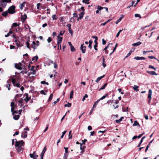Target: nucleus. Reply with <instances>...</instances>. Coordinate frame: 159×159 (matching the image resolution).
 I'll use <instances>...</instances> for the list:
<instances>
[{"mask_svg": "<svg viewBox=\"0 0 159 159\" xmlns=\"http://www.w3.org/2000/svg\"><path fill=\"white\" fill-rule=\"evenodd\" d=\"M147 72L149 74H150L152 75H157V74L154 71H150L147 70Z\"/></svg>", "mask_w": 159, "mask_h": 159, "instance_id": "obj_13", "label": "nucleus"}, {"mask_svg": "<svg viewBox=\"0 0 159 159\" xmlns=\"http://www.w3.org/2000/svg\"><path fill=\"white\" fill-rule=\"evenodd\" d=\"M30 100V98L28 97V94H27L25 98L24 99V100L26 101V102H27Z\"/></svg>", "mask_w": 159, "mask_h": 159, "instance_id": "obj_32", "label": "nucleus"}, {"mask_svg": "<svg viewBox=\"0 0 159 159\" xmlns=\"http://www.w3.org/2000/svg\"><path fill=\"white\" fill-rule=\"evenodd\" d=\"M152 91L151 89H149V90L148 96V99H151L152 98Z\"/></svg>", "mask_w": 159, "mask_h": 159, "instance_id": "obj_11", "label": "nucleus"}, {"mask_svg": "<svg viewBox=\"0 0 159 159\" xmlns=\"http://www.w3.org/2000/svg\"><path fill=\"white\" fill-rule=\"evenodd\" d=\"M16 80L15 79H13L12 80V82L13 84L14 85H15L16 84Z\"/></svg>", "mask_w": 159, "mask_h": 159, "instance_id": "obj_54", "label": "nucleus"}, {"mask_svg": "<svg viewBox=\"0 0 159 159\" xmlns=\"http://www.w3.org/2000/svg\"><path fill=\"white\" fill-rule=\"evenodd\" d=\"M8 13H9L8 11L7 10L3 12L2 13V15L3 16L5 17L7 15Z\"/></svg>", "mask_w": 159, "mask_h": 159, "instance_id": "obj_17", "label": "nucleus"}, {"mask_svg": "<svg viewBox=\"0 0 159 159\" xmlns=\"http://www.w3.org/2000/svg\"><path fill=\"white\" fill-rule=\"evenodd\" d=\"M123 30V29H122V30H120L118 31V32L117 33V34L116 35V37H118L119 36L120 33Z\"/></svg>", "mask_w": 159, "mask_h": 159, "instance_id": "obj_47", "label": "nucleus"}, {"mask_svg": "<svg viewBox=\"0 0 159 159\" xmlns=\"http://www.w3.org/2000/svg\"><path fill=\"white\" fill-rule=\"evenodd\" d=\"M137 125H139V123L138 122V121H134V124H133V126H137Z\"/></svg>", "mask_w": 159, "mask_h": 159, "instance_id": "obj_26", "label": "nucleus"}, {"mask_svg": "<svg viewBox=\"0 0 159 159\" xmlns=\"http://www.w3.org/2000/svg\"><path fill=\"white\" fill-rule=\"evenodd\" d=\"M139 87L136 85H134L133 87V89L136 92H137L139 90L138 88Z\"/></svg>", "mask_w": 159, "mask_h": 159, "instance_id": "obj_19", "label": "nucleus"}, {"mask_svg": "<svg viewBox=\"0 0 159 159\" xmlns=\"http://www.w3.org/2000/svg\"><path fill=\"white\" fill-rule=\"evenodd\" d=\"M84 43L81 44L80 46V50H81L83 53H84L85 52L86 49V46H84Z\"/></svg>", "mask_w": 159, "mask_h": 159, "instance_id": "obj_7", "label": "nucleus"}, {"mask_svg": "<svg viewBox=\"0 0 159 159\" xmlns=\"http://www.w3.org/2000/svg\"><path fill=\"white\" fill-rule=\"evenodd\" d=\"M40 93L42 94H43V95H46V93L43 90H41L40 91Z\"/></svg>", "mask_w": 159, "mask_h": 159, "instance_id": "obj_57", "label": "nucleus"}, {"mask_svg": "<svg viewBox=\"0 0 159 159\" xmlns=\"http://www.w3.org/2000/svg\"><path fill=\"white\" fill-rule=\"evenodd\" d=\"M88 97V96L87 94H85L83 98H82V101H84V100L86 98H87Z\"/></svg>", "mask_w": 159, "mask_h": 159, "instance_id": "obj_43", "label": "nucleus"}, {"mask_svg": "<svg viewBox=\"0 0 159 159\" xmlns=\"http://www.w3.org/2000/svg\"><path fill=\"white\" fill-rule=\"evenodd\" d=\"M104 76H105V75H104L100 77H98L96 80V82L97 83L98 82H99L101 80V79H102V78H103Z\"/></svg>", "mask_w": 159, "mask_h": 159, "instance_id": "obj_20", "label": "nucleus"}, {"mask_svg": "<svg viewBox=\"0 0 159 159\" xmlns=\"http://www.w3.org/2000/svg\"><path fill=\"white\" fill-rule=\"evenodd\" d=\"M38 57L37 56H34V57H33L32 59V61H36L37 60H38Z\"/></svg>", "mask_w": 159, "mask_h": 159, "instance_id": "obj_25", "label": "nucleus"}, {"mask_svg": "<svg viewBox=\"0 0 159 159\" xmlns=\"http://www.w3.org/2000/svg\"><path fill=\"white\" fill-rule=\"evenodd\" d=\"M11 111L12 114L14 115L15 113H16L17 112L16 111H14L15 108L14 103V102H11Z\"/></svg>", "mask_w": 159, "mask_h": 159, "instance_id": "obj_4", "label": "nucleus"}, {"mask_svg": "<svg viewBox=\"0 0 159 159\" xmlns=\"http://www.w3.org/2000/svg\"><path fill=\"white\" fill-rule=\"evenodd\" d=\"M32 47L34 49H35L37 46H36V44L35 42L33 41L31 44Z\"/></svg>", "mask_w": 159, "mask_h": 159, "instance_id": "obj_15", "label": "nucleus"}, {"mask_svg": "<svg viewBox=\"0 0 159 159\" xmlns=\"http://www.w3.org/2000/svg\"><path fill=\"white\" fill-rule=\"evenodd\" d=\"M86 147L85 146H82V144H80V150H84V149Z\"/></svg>", "mask_w": 159, "mask_h": 159, "instance_id": "obj_36", "label": "nucleus"}, {"mask_svg": "<svg viewBox=\"0 0 159 159\" xmlns=\"http://www.w3.org/2000/svg\"><path fill=\"white\" fill-rule=\"evenodd\" d=\"M14 86L15 87H17L19 88L20 86V83L18 82L17 83L15 84V85H14Z\"/></svg>", "mask_w": 159, "mask_h": 159, "instance_id": "obj_41", "label": "nucleus"}, {"mask_svg": "<svg viewBox=\"0 0 159 159\" xmlns=\"http://www.w3.org/2000/svg\"><path fill=\"white\" fill-rule=\"evenodd\" d=\"M110 44H111V43H109V44H108L107 46L105 48H104V49L103 50H104L105 51H106V52L107 53H108V51H107V50Z\"/></svg>", "mask_w": 159, "mask_h": 159, "instance_id": "obj_27", "label": "nucleus"}, {"mask_svg": "<svg viewBox=\"0 0 159 159\" xmlns=\"http://www.w3.org/2000/svg\"><path fill=\"white\" fill-rule=\"evenodd\" d=\"M88 129L89 130H90L92 129V128L91 126L89 125L88 127Z\"/></svg>", "mask_w": 159, "mask_h": 159, "instance_id": "obj_61", "label": "nucleus"}, {"mask_svg": "<svg viewBox=\"0 0 159 159\" xmlns=\"http://www.w3.org/2000/svg\"><path fill=\"white\" fill-rule=\"evenodd\" d=\"M143 134H144V133L141 134H140L138 136H137V138H140L142 137V136L143 135Z\"/></svg>", "mask_w": 159, "mask_h": 159, "instance_id": "obj_64", "label": "nucleus"}, {"mask_svg": "<svg viewBox=\"0 0 159 159\" xmlns=\"http://www.w3.org/2000/svg\"><path fill=\"white\" fill-rule=\"evenodd\" d=\"M57 37V44L58 46V49H59V45L61 44V43L62 40V38L60 37L59 35H58Z\"/></svg>", "mask_w": 159, "mask_h": 159, "instance_id": "obj_5", "label": "nucleus"}, {"mask_svg": "<svg viewBox=\"0 0 159 159\" xmlns=\"http://www.w3.org/2000/svg\"><path fill=\"white\" fill-rule=\"evenodd\" d=\"M70 47V50L71 52H73L75 51V49L74 48V47L72 46Z\"/></svg>", "mask_w": 159, "mask_h": 159, "instance_id": "obj_37", "label": "nucleus"}, {"mask_svg": "<svg viewBox=\"0 0 159 159\" xmlns=\"http://www.w3.org/2000/svg\"><path fill=\"white\" fill-rule=\"evenodd\" d=\"M99 101V100H98L96 102H95L94 105H93V108H96V105L98 104Z\"/></svg>", "mask_w": 159, "mask_h": 159, "instance_id": "obj_21", "label": "nucleus"}, {"mask_svg": "<svg viewBox=\"0 0 159 159\" xmlns=\"http://www.w3.org/2000/svg\"><path fill=\"white\" fill-rule=\"evenodd\" d=\"M102 44L103 45H105L106 43V41L103 39H102Z\"/></svg>", "mask_w": 159, "mask_h": 159, "instance_id": "obj_56", "label": "nucleus"}, {"mask_svg": "<svg viewBox=\"0 0 159 159\" xmlns=\"http://www.w3.org/2000/svg\"><path fill=\"white\" fill-rule=\"evenodd\" d=\"M64 148L65 149V154L67 153L68 148L64 147Z\"/></svg>", "mask_w": 159, "mask_h": 159, "instance_id": "obj_48", "label": "nucleus"}, {"mask_svg": "<svg viewBox=\"0 0 159 159\" xmlns=\"http://www.w3.org/2000/svg\"><path fill=\"white\" fill-rule=\"evenodd\" d=\"M149 68H152L156 70V69L152 65H150L149 66Z\"/></svg>", "mask_w": 159, "mask_h": 159, "instance_id": "obj_51", "label": "nucleus"}, {"mask_svg": "<svg viewBox=\"0 0 159 159\" xmlns=\"http://www.w3.org/2000/svg\"><path fill=\"white\" fill-rule=\"evenodd\" d=\"M123 118L124 117H121L120 119L116 120V122L117 123H120Z\"/></svg>", "mask_w": 159, "mask_h": 159, "instance_id": "obj_28", "label": "nucleus"}, {"mask_svg": "<svg viewBox=\"0 0 159 159\" xmlns=\"http://www.w3.org/2000/svg\"><path fill=\"white\" fill-rule=\"evenodd\" d=\"M26 46H27V48H28L29 49H30V47L29 46L30 44L29 43V42H28V41L26 42Z\"/></svg>", "mask_w": 159, "mask_h": 159, "instance_id": "obj_53", "label": "nucleus"}, {"mask_svg": "<svg viewBox=\"0 0 159 159\" xmlns=\"http://www.w3.org/2000/svg\"><path fill=\"white\" fill-rule=\"evenodd\" d=\"M148 57L150 59H157V58H156L155 57H154L153 56H149ZM157 60L158 61H159L157 59Z\"/></svg>", "mask_w": 159, "mask_h": 159, "instance_id": "obj_49", "label": "nucleus"}, {"mask_svg": "<svg viewBox=\"0 0 159 159\" xmlns=\"http://www.w3.org/2000/svg\"><path fill=\"white\" fill-rule=\"evenodd\" d=\"M121 20L120 18L115 23L116 24H117Z\"/></svg>", "mask_w": 159, "mask_h": 159, "instance_id": "obj_55", "label": "nucleus"}, {"mask_svg": "<svg viewBox=\"0 0 159 159\" xmlns=\"http://www.w3.org/2000/svg\"><path fill=\"white\" fill-rule=\"evenodd\" d=\"M69 33L71 34V35L72 34L73 31L72 30H71V28L69 29Z\"/></svg>", "mask_w": 159, "mask_h": 159, "instance_id": "obj_62", "label": "nucleus"}, {"mask_svg": "<svg viewBox=\"0 0 159 159\" xmlns=\"http://www.w3.org/2000/svg\"><path fill=\"white\" fill-rule=\"evenodd\" d=\"M71 103L68 102L67 104H65L64 106L65 107H69L71 106Z\"/></svg>", "mask_w": 159, "mask_h": 159, "instance_id": "obj_38", "label": "nucleus"}, {"mask_svg": "<svg viewBox=\"0 0 159 159\" xmlns=\"http://www.w3.org/2000/svg\"><path fill=\"white\" fill-rule=\"evenodd\" d=\"M35 152L34 151L33 153H31L30 154V157L31 158H33V159H37V157L38 156L35 155Z\"/></svg>", "mask_w": 159, "mask_h": 159, "instance_id": "obj_6", "label": "nucleus"}, {"mask_svg": "<svg viewBox=\"0 0 159 159\" xmlns=\"http://www.w3.org/2000/svg\"><path fill=\"white\" fill-rule=\"evenodd\" d=\"M25 3V2H24L20 5V8L21 10L23 9V7L24 6Z\"/></svg>", "mask_w": 159, "mask_h": 159, "instance_id": "obj_35", "label": "nucleus"}, {"mask_svg": "<svg viewBox=\"0 0 159 159\" xmlns=\"http://www.w3.org/2000/svg\"><path fill=\"white\" fill-rule=\"evenodd\" d=\"M68 155L66 154H65L63 157L64 159H66L67 158Z\"/></svg>", "mask_w": 159, "mask_h": 159, "instance_id": "obj_58", "label": "nucleus"}, {"mask_svg": "<svg viewBox=\"0 0 159 159\" xmlns=\"http://www.w3.org/2000/svg\"><path fill=\"white\" fill-rule=\"evenodd\" d=\"M87 141L86 139H84L82 141V144H85V142Z\"/></svg>", "mask_w": 159, "mask_h": 159, "instance_id": "obj_63", "label": "nucleus"}, {"mask_svg": "<svg viewBox=\"0 0 159 159\" xmlns=\"http://www.w3.org/2000/svg\"><path fill=\"white\" fill-rule=\"evenodd\" d=\"M15 42L16 43V44L17 47H20L22 46V45L20 43V41L16 39L15 40Z\"/></svg>", "mask_w": 159, "mask_h": 159, "instance_id": "obj_8", "label": "nucleus"}, {"mask_svg": "<svg viewBox=\"0 0 159 159\" xmlns=\"http://www.w3.org/2000/svg\"><path fill=\"white\" fill-rule=\"evenodd\" d=\"M11 86V85L10 84H7L6 85V86L8 88V90H10V87Z\"/></svg>", "mask_w": 159, "mask_h": 159, "instance_id": "obj_46", "label": "nucleus"}, {"mask_svg": "<svg viewBox=\"0 0 159 159\" xmlns=\"http://www.w3.org/2000/svg\"><path fill=\"white\" fill-rule=\"evenodd\" d=\"M25 28L26 30L28 29H30V28L29 26L28 25H25Z\"/></svg>", "mask_w": 159, "mask_h": 159, "instance_id": "obj_50", "label": "nucleus"}, {"mask_svg": "<svg viewBox=\"0 0 159 159\" xmlns=\"http://www.w3.org/2000/svg\"><path fill=\"white\" fill-rule=\"evenodd\" d=\"M107 95V94H105L99 100L100 101V100H102L103 99L106 97Z\"/></svg>", "mask_w": 159, "mask_h": 159, "instance_id": "obj_40", "label": "nucleus"}, {"mask_svg": "<svg viewBox=\"0 0 159 159\" xmlns=\"http://www.w3.org/2000/svg\"><path fill=\"white\" fill-rule=\"evenodd\" d=\"M15 67L16 68L19 70H21L22 69V67L20 66L17 63L15 64Z\"/></svg>", "mask_w": 159, "mask_h": 159, "instance_id": "obj_16", "label": "nucleus"}, {"mask_svg": "<svg viewBox=\"0 0 159 159\" xmlns=\"http://www.w3.org/2000/svg\"><path fill=\"white\" fill-rule=\"evenodd\" d=\"M134 16L135 17H139V18H141V17L140 15L139 14H136L134 15Z\"/></svg>", "mask_w": 159, "mask_h": 159, "instance_id": "obj_39", "label": "nucleus"}, {"mask_svg": "<svg viewBox=\"0 0 159 159\" xmlns=\"http://www.w3.org/2000/svg\"><path fill=\"white\" fill-rule=\"evenodd\" d=\"M53 20H57V16L55 15H53L52 16Z\"/></svg>", "mask_w": 159, "mask_h": 159, "instance_id": "obj_30", "label": "nucleus"}, {"mask_svg": "<svg viewBox=\"0 0 159 159\" xmlns=\"http://www.w3.org/2000/svg\"><path fill=\"white\" fill-rule=\"evenodd\" d=\"M11 0H0V7L5 8L7 5V2H9Z\"/></svg>", "mask_w": 159, "mask_h": 159, "instance_id": "obj_2", "label": "nucleus"}, {"mask_svg": "<svg viewBox=\"0 0 159 159\" xmlns=\"http://www.w3.org/2000/svg\"><path fill=\"white\" fill-rule=\"evenodd\" d=\"M47 41L48 43L52 41V39L51 37H49L47 39Z\"/></svg>", "mask_w": 159, "mask_h": 159, "instance_id": "obj_59", "label": "nucleus"}, {"mask_svg": "<svg viewBox=\"0 0 159 159\" xmlns=\"http://www.w3.org/2000/svg\"><path fill=\"white\" fill-rule=\"evenodd\" d=\"M72 135L71 134V130H70L69 131V139H71L72 138Z\"/></svg>", "mask_w": 159, "mask_h": 159, "instance_id": "obj_33", "label": "nucleus"}, {"mask_svg": "<svg viewBox=\"0 0 159 159\" xmlns=\"http://www.w3.org/2000/svg\"><path fill=\"white\" fill-rule=\"evenodd\" d=\"M27 135V132L25 131L22 133L21 137L23 138H26Z\"/></svg>", "mask_w": 159, "mask_h": 159, "instance_id": "obj_12", "label": "nucleus"}, {"mask_svg": "<svg viewBox=\"0 0 159 159\" xmlns=\"http://www.w3.org/2000/svg\"><path fill=\"white\" fill-rule=\"evenodd\" d=\"M141 44V43L140 42H138L137 43H134L132 44V45L134 46H138Z\"/></svg>", "mask_w": 159, "mask_h": 159, "instance_id": "obj_22", "label": "nucleus"}, {"mask_svg": "<svg viewBox=\"0 0 159 159\" xmlns=\"http://www.w3.org/2000/svg\"><path fill=\"white\" fill-rule=\"evenodd\" d=\"M24 145V142L22 140L17 141L16 140V143L15 146L16 147V150L18 152H22L23 147Z\"/></svg>", "mask_w": 159, "mask_h": 159, "instance_id": "obj_1", "label": "nucleus"}, {"mask_svg": "<svg viewBox=\"0 0 159 159\" xmlns=\"http://www.w3.org/2000/svg\"><path fill=\"white\" fill-rule=\"evenodd\" d=\"M23 100L22 99H21L18 101L19 104L21 106H22V103H23Z\"/></svg>", "mask_w": 159, "mask_h": 159, "instance_id": "obj_31", "label": "nucleus"}, {"mask_svg": "<svg viewBox=\"0 0 159 159\" xmlns=\"http://www.w3.org/2000/svg\"><path fill=\"white\" fill-rule=\"evenodd\" d=\"M15 8L14 6H12L10 7L8 10L9 13L10 14L14 13L15 12Z\"/></svg>", "mask_w": 159, "mask_h": 159, "instance_id": "obj_3", "label": "nucleus"}, {"mask_svg": "<svg viewBox=\"0 0 159 159\" xmlns=\"http://www.w3.org/2000/svg\"><path fill=\"white\" fill-rule=\"evenodd\" d=\"M134 59L137 60H145V58L143 57H135L134 58Z\"/></svg>", "mask_w": 159, "mask_h": 159, "instance_id": "obj_9", "label": "nucleus"}, {"mask_svg": "<svg viewBox=\"0 0 159 159\" xmlns=\"http://www.w3.org/2000/svg\"><path fill=\"white\" fill-rule=\"evenodd\" d=\"M18 25L17 23H14L12 24V27H16Z\"/></svg>", "mask_w": 159, "mask_h": 159, "instance_id": "obj_52", "label": "nucleus"}, {"mask_svg": "<svg viewBox=\"0 0 159 159\" xmlns=\"http://www.w3.org/2000/svg\"><path fill=\"white\" fill-rule=\"evenodd\" d=\"M89 0H83L82 2L86 4H89Z\"/></svg>", "mask_w": 159, "mask_h": 159, "instance_id": "obj_29", "label": "nucleus"}, {"mask_svg": "<svg viewBox=\"0 0 159 159\" xmlns=\"http://www.w3.org/2000/svg\"><path fill=\"white\" fill-rule=\"evenodd\" d=\"M65 31H64L63 32H62V31H61L60 32V34L59 35H59H60L61 36L64 33H65Z\"/></svg>", "mask_w": 159, "mask_h": 159, "instance_id": "obj_60", "label": "nucleus"}, {"mask_svg": "<svg viewBox=\"0 0 159 159\" xmlns=\"http://www.w3.org/2000/svg\"><path fill=\"white\" fill-rule=\"evenodd\" d=\"M66 132H67L66 131H65L62 132V134L61 136V138H62L66 134Z\"/></svg>", "mask_w": 159, "mask_h": 159, "instance_id": "obj_44", "label": "nucleus"}, {"mask_svg": "<svg viewBox=\"0 0 159 159\" xmlns=\"http://www.w3.org/2000/svg\"><path fill=\"white\" fill-rule=\"evenodd\" d=\"M46 150H47V149L46 148V147H45L43 149V151L41 154L40 156H44V154L46 151Z\"/></svg>", "mask_w": 159, "mask_h": 159, "instance_id": "obj_18", "label": "nucleus"}, {"mask_svg": "<svg viewBox=\"0 0 159 159\" xmlns=\"http://www.w3.org/2000/svg\"><path fill=\"white\" fill-rule=\"evenodd\" d=\"M53 94L52 93L50 94V95L49 98L48 100L49 101H50L52 100V97H53Z\"/></svg>", "mask_w": 159, "mask_h": 159, "instance_id": "obj_42", "label": "nucleus"}, {"mask_svg": "<svg viewBox=\"0 0 159 159\" xmlns=\"http://www.w3.org/2000/svg\"><path fill=\"white\" fill-rule=\"evenodd\" d=\"M27 18V16L26 14L21 16V19L23 21H25Z\"/></svg>", "mask_w": 159, "mask_h": 159, "instance_id": "obj_14", "label": "nucleus"}, {"mask_svg": "<svg viewBox=\"0 0 159 159\" xmlns=\"http://www.w3.org/2000/svg\"><path fill=\"white\" fill-rule=\"evenodd\" d=\"M74 92L73 90H71L70 93V99H71L73 98Z\"/></svg>", "mask_w": 159, "mask_h": 159, "instance_id": "obj_34", "label": "nucleus"}, {"mask_svg": "<svg viewBox=\"0 0 159 159\" xmlns=\"http://www.w3.org/2000/svg\"><path fill=\"white\" fill-rule=\"evenodd\" d=\"M84 11L82 12L79 15V16L77 19V20H79L80 19H81L83 16L84 15Z\"/></svg>", "mask_w": 159, "mask_h": 159, "instance_id": "obj_10", "label": "nucleus"}, {"mask_svg": "<svg viewBox=\"0 0 159 159\" xmlns=\"http://www.w3.org/2000/svg\"><path fill=\"white\" fill-rule=\"evenodd\" d=\"M103 7H101L99 6H97V9L99 11L101 10L103 8Z\"/></svg>", "mask_w": 159, "mask_h": 159, "instance_id": "obj_45", "label": "nucleus"}, {"mask_svg": "<svg viewBox=\"0 0 159 159\" xmlns=\"http://www.w3.org/2000/svg\"><path fill=\"white\" fill-rule=\"evenodd\" d=\"M20 117V116L17 115H15L13 116V119L15 120H17L19 119Z\"/></svg>", "mask_w": 159, "mask_h": 159, "instance_id": "obj_24", "label": "nucleus"}, {"mask_svg": "<svg viewBox=\"0 0 159 159\" xmlns=\"http://www.w3.org/2000/svg\"><path fill=\"white\" fill-rule=\"evenodd\" d=\"M107 83H106L101 88H100L99 89V91H100L101 90H103L105 89L106 87L107 86Z\"/></svg>", "mask_w": 159, "mask_h": 159, "instance_id": "obj_23", "label": "nucleus"}]
</instances>
